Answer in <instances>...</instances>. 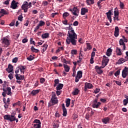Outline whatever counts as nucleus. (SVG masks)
Masks as SVG:
<instances>
[{
	"mask_svg": "<svg viewBox=\"0 0 128 128\" xmlns=\"http://www.w3.org/2000/svg\"><path fill=\"white\" fill-rule=\"evenodd\" d=\"M68 34H67V38L66 39V42L67 44H70L76 46L78 42V34L74 32V28L70 25L68 27Z\"/></svg>",
	"mask_w": 128,
	"mask_h": 128,
	"instance_id": "nucleus-1",
	"label": "nucleus"
},
{
	"mask_svg": "<svg viewBox=\"0 0 128 128\" xmlns=\"http://www.w3.org/2000/svg\"><path fill=\"white\" fill-rule=\"evenodd\" d=\"M2 90L4 92L2 93V96L4 98L6 96V94H8V96H12V88H10V87H7L6 90L5 88H2Z\"/></svg>",
	"mask_w": 128,
	"mask_h": 128,
	"instance_id": "nucleus-2",
	"label": "nucleus"
},
{
	"mask_svg": "<svg viewBox=\"0 0 128 128\" xmlns=\"http://www.w3.org/2000/svg\"><path fill=\"white\" fill-rule=\"evenodd\" d=\"M33 126V128H42V122H40V120L35 119L33 121V124H32Z\"/></svg>",
	"mask_w": 128,
	"mask_h": 128,
	"instance_id": "nucleus-3",
	"label": "nucleus"
},
{
	"mask_svg": "<svg viewBox=\"0 0 128 128\" xmlns=\"http://www.w3.org/2000/svg\"><path fill=\"white\" fill-rule=\"evenodd\" d=\"M98 102V98H95L93 100L92 102V107L93 108H98L100 106V104H102V103Z\"/></svg>",
	"mask_w": 128,
	"mask_h": 128,
	"instance_id": "nucleus-4",
	"label": "nucleus"
},
{
	"mask_svg": "<svg viewBox=\"0 0 128 128\" xmlns=\"http://www.w3.org/2000/svg\"><path fill=\"white\" fill-rule=\"evenodd\" d=\"M58 104V97H52L50 102L48 103V106H54Z\"/></svg>",
	"mask_w": 128,
	"mask_h": 128,
	"instance_id": "nucleus-5",
	"label": "nucleus"
},
{
	"mask_svg": "<svg viewBox=\"0 0 128 128\" xmlns=\"http://www.w3.org/2000/svg\"><path fill=\"white\" fill-rule=\"evenodd\" d=\"M22 8L24 10V12H28V2H24L22 6Z\"/></svg>",
	"mask_w": 128,
	"mask_h": 128,
	"instance_id": "nucleus-6",
	"label": "nucleus"
},
{
	"mask_svg": "<svg viewBox=\"0 0 128 128\" xmlns=\"http://www.w3.org/2000/svg\"><path fill=\"white\" fill-rule=\"evenodd\" d=\"M94 88V86L90 83L85 82L84 87V92H88V89L90 90Z\"/></svg>",
	"mask_w": 128,
	"mask_h": 128,
	"instance_id": "nucleus-7",
	"label": "nucleus"
},
{
	"mask_svg": "<svg viewBox=\"0 0 128 128\" xmlns=\"http://www.w3.org/2000/svg\"><path fill=\"white\" fill-rule=\"evenodd\" d=\"M18 2H16V0H13L11 3V8L12 10H16L18 8Z\"/></svg>",
	"mask_w": 128,
	"mask_h": 128,
	"instance_id": "nucleus-8",
	"label": "nucleus"
},
{
	"mask_svg": "<svg viewBox=\"0 0 128 128\" xmlns=\"http://www.w3.org/2000/svg\"><path fill=\"white\" fill-rule=\"evenodd\" d=\"M94 69L98 74H102L104 72V71L102 69L100 68V66H95Z\"/></svg>",
	"mask_w": 128,
	"mask_h": 128,
	"instance_id": "nucleus-9",
	"label": "nucleus"
},
{
	"mask_svg": "<svg viewBox=\"0 0 128 128\" xmlns=\"http://www.w3.org/2000/svg\"><path fill=\"white\" fill-rule=\"evenodd\" d=\"M62 110H63L62 116H66V114H68V110H66V108L64 104H62Z\"/></svg>",
	"mask_w": 128,
	"mask_h": 128,
	"instance_id": "nucleus-10",
	"label": "nucleus"
},
{
	"mask_svg": "<svg viewBox=\"0 0 128 128\" xmlns=\"http://www.w3.org/2000/svg\"><path fill=\"white\" fill-rule=\"evenodd\" d=\"M110 118L109 117H106L105 118L102 119V122L104 124H110Z\"/></svg>",
	"mask_w": 128,
	"mask_h": 128,
	"instance_id": "nucleus-11",
	"label": "nucleus"
},
{
	"mask_svg": "<svg viewBox=\"0 0 128 128\" xmlns=\"http://www.w3.org/2000/svg\"><path fill=\"white\" fill-rule=\"evenodd\" d=\"M6 70L9 74L10 72H12L14 70V66H12V65L10 64H9L8 65V68H6Z\"/></svg>",
	"mask_w": 128,
	"mask_h": 128,
	"instance_id": "nucleus-12",
	"label": "nucleus"
},
{
	"mask_svg": "<svg viewBox=\"0 0 128 128\" xmlns=\"http://www.w3.org/2000/svg\"><path fill=\"white\" fill-rule=\"evenodd\" d=\"M86 48L84 49V52H87V50H90L92 48V47L90 45V43L86 44Z\"/></svg>",
	"mask_w": 128,
	"mask_h": 128,
	"instance_id": "nucleus-13",
	"label": "nucleus"
},
{
	"mask_svg": "<svg viewBox=\"0 0 128 128\" xmlns=\"http://www.w3.org/2000/svg\"><path fill=\"white\" fill-rule=\"evenodd\" d=\"M9 120L10 122H14V120L16 121V122H18V119L16 118V116H14V115L10 116V119Z\"/></svg>",
	"mask_w": 128,
	"mask_h": 128,
	"instance_id": "nucleus-14",
	"label": "nucleus"
},
{
	"mask_svg": "<svg viewBox=\"0 0 128 128\" xmlns=\"http://www.w3.org/2000/svg\"><path fill=\"white\" fill-rule=\"evenodd\" d=\"M79 11H78V8L76 7H74L73 8V12H72V14H74V16H78V14Z\"/></svg>",
	"mask_w": 128,
	"mask_h": 128,
	"instance_id": "nucleus-15",
	"label": "nucleus"
},
{
	"mask_svg": "<svg viewBox=\"0 0 128 128\" xmlns=\"http://www.w3.org/2000/svg\"><path fill=\"white\" fill-rule=\"evenodd\" d=\"M88 12V10L86 8H81V14L82 16H84L86 12Z\"/></svg>",
	"mask_w": 128,
	"mask_h": 128,
	"instance_id": "nucleus-16",
	"label": "nucleus"
},
{
	"mask_svg": "<svg viewBox=\"0 0 128 128\" xmlns=\"http://www.w3.org/2000/svg\"><path fill=\"white\" fill-rule=\"evenodd\" d=\"M119 44L120 46H122V50H126V44H124V40L122 39H120L119 40Z\"/></svg>",
	"mask_w": 128,
	"mask_h": 128,
	"instance_id": "nucleus-17",
	"label": "nucleus"
},
{
	"mask_svg": "<svg viewBox=\"0 0 128 128\" xmlns=\"http://www.w3.org/2000/svg\"><path fill=\"white\" fill-rule=\"evenodd\" d=\"M18 68H19L21 72H22V74H24V70L26 68V66H22V65H20L18 66Z\"/></svg>",
	"mask_w": 128,
	"mask_h": 128,
	"instance_id": "nucleus-18",
	"label": "nucleus"
},
{
	"mask_svg": "<svg viewBox=\"0 0 128 128\" xmlns=\"http://www.w3.org/2000/svg\"><path fill=\"white\" fill-rule=\"evenodd\" d=\"M80 92V90L78 88H76L72 92V94L73 96H78V93Z\"/></svg>",
	"mask_w": 128,
	"mask_h": 128,
	"instance_id": "nucleus-19",
	"label": "nucleus"
},
{
	"mask_svg": "<svg viewBox=\"0 0 128 128\" xmlns=\"http://www.w3.org/2000/svg\"><path fill=\"white\" fill-rule=\"evenodd\" d=\"M106 15L108 18H112V10H109L108 12H106Z\"/></svg>",
	"mask_w": 128,
	"mask_h": 128,
	"instance_id": "nucleus-20",
	"label": "nucleus"
},
{
	"mask_svg": "<svg viewBox=\"0 0 128 128\" xmlns=\"http://www.w3.org/2000/svg\"><path fill=\"white\" fill-rule=\"evenodd\" d=\"M64 88V84H58L56 88V90H62Z\"/></svg>",
	"mask_w": 128,
	"mask_h": 128,
	"instance_id": "nucleus-21",
	"label": "nucleus"
},
{
	"mask_svg": "<svg viewBox=\"0 0 128 128\" xmlns=\"http://www.w3.org/2000/svg\"><path fill=\"white\" fill-rule=\"evenodd\" d=\"M116 53L117 56H122V54L120 48H118V47L116 48Z\"/></svg>",
	"mask_w": 128,
	"mask_h": 128,
	"instance_id": "nucleus-22",
	"label": "nucleus"
},
{
	"mask_svg": "<svg viewBox=\"0 0 128 128\" xmlns=\"http://www.w3.org/2000/svg\"><path fill=\"white\" fill-rule=\"evenodd\" d=\"M128 60L126 59H124V58H120L118 60V64H124V62H126Z\"/></svg>",
	"mask_w": 128,
	"mask_h": 128,
	"instance_id": "nucleus-23",
	"label": "nucleus"
},
{
	"mask_svg": "<svg viewBox=\"0 0 128 128\" xmlns=\"http://www.w3.org/2000/svg\"><path fill=\"white\" fill-rule=\"evenodd\" d=\"M112 50L110 48H108L106 52V55L108 56H110V55L112 54Z\"/></svg>",
	"mask_w": 128,
	"mask_h": 128,
	"instance_id": "nucleus-24",
	"label": "nucleus"
},
{
	"mask_svg": "<svg viewBox=\"0 0 128 128\" xmlns=\"http://www.w3.org/2000/svg\"><path fill=\"white\" fill-rule=\"evenodd\" d=\"M3 44H4L6 46H9L10 44V40H8V39L6 38H4L2 40Z\"/></svg>",
	"mask_w": 128,
	"mask_h": 128,
	"instance_id": "nucleus-25",
	"label": "nucleus"
},
{
	"mask_svg": "<svg viewBox=\"0 0 128 128\" xmlns=\"http://www.w3.org/2000/svg\"><path fill=\"white\" fill-rule=\"evenodd\" d=\"M42 38H50V34L48 32H46L42 35Z\"/></svg>",
	"mask_w": 128,
	"mask_h": 128,
	"instance_id": "nucleus-26",
	"label": "nucleus"
},
{
	"mask_svg": "<svg viewBox=\"0 0 128 128\" xmlns=\"http://www.w3.org/2000/svg\"><path fill=\"white\" fill-rule=\"evenodd\" d=\"M76 76L78 77V78H82V71L79 70L77 72Z\"/></svg>",
	"mask_w": 128,
	"mask_h": 128,
	"instance_id": "nucleus-27",
	"label": "nucleus"
},
{
	"mask_svg": "<svg viewBox=\"0 0 128 128\" xmlns=\"http://www.w3.org/2000/svg\"><path fill=\"white\" fill-rule=\"evenodd\" d=\"M64 68L66 72H70V68L69 67V66L68 64H64Z\"/></svg>",
	"mask_w": 128,
	"mask_h": 128,
	"instance_id": "nucleus-28",
	"label": "nucleus"
},
{
	"mask_svg": "<svg viewBox=\"0 0 128 128\" xmlns=\"http://www.w3.org/2000/svg\"><path fill=\"white\" fill-rule=\"evenodd\" d=\"M108 62H110V59L108 58H107L106 59L104 60V61L102 62V66H104L105 64V65L104 66H108Z\"/></svg>",
	"mask_w": 128,
	"mask_h": 128,
	"instance_id": "nucleus-29",
	"label": "nucleus"
},
{
	"mask_svg": "<svg viewBox=\"0 0 128 128\" xmlns=\"http://www.w3.org/2000/svg\"><path fill=\"white\" fill-rule=\"evenodd\" d=\"M40 90H33L31 92V94H32V96H36L40 92Z\"/></svg>",
	"mask_w": 128,
	"mask_h": 128,
	"instance_id": "nucleus-30",
	"label": "nucleus"
},
{
	"mask_svg": "<svg viewBox=\"0 0 128 128\" xmlns=\"http://www.w3.org/2000/svg\"><path fill=\"white\" fill-rule=\"evenodd\" d=\"M86 2L88 6H90V4H94V0H86Z\"/></svg>",
	"mask_w": 128,
	"mask_h": 128,
	"instance_id": "nucleus-31",
	"label": "nucleus"
},
{
	"mask_svg": "<svg viewBox=\"0 0 128 128\" xmlns=\"http://www.w3.org/2000/svg\"><path fill=\"white\" fill-rule=\"evenodd\" d=\"M126 70H124V69L122 71V76L124 78H126V76H128V74L126 73Z\"/></svg>",
	"mask_w": 128,
	"mask_h": 128,
	"instance_id": "nucleus-32",
	"label": "nucleus"
},
{
	"mask_svg": "<svg viewBox=\"0 0 128 128\" xmlns=\"http://www.w3.org/2000/svg\"><path fill=\"white\" fill-rule=\"evenodd\" d=\"M48 46L46 44H44L42 46V48H44L42 50V54H44V52H46V48H48Z\"/></svg>",
	"mask_w": 128,
	"mask_h": 128,
	"instance_id": "nucleus-33",
	"label": "nucleus"
},
{
	"mask_svg": "<svg viewBox=\"0 0 128 128\" xmlns=\"http://www.w3.org/2000/svg\"><path fill=\"white\" fill-rule=\"evenodd\" d=\"M30 50H31L32 52H34L38 53V52H40V50H38L35 48L34 46H32L31 47Z\"/></svg>",
	"mask_w": 128,
	"mask_h": 128,
	"instance_id": "nucleus-34",
	"label": "nucleus"
},
{
	"mask_svg": "<svg viewBox=\"0 0 128 128\" xmlns=\"http://www.w3.org/2000/svg\"><path fill=\"white\" fill-rule=\"evenodd\" d=\"M66 106L67 108H68L70 106V98H67L66 100Z\"/></svg>",
	"mask_w": 128,
	"mask_h": 128,
	"instance_id": "nucleus-35",
	"label": "nucleus"
},
{
	"mask_svg": "<svg viewBox=\"0 0 128 128\" xmlns=\"http://www.w3.org/2000/svg\"><path fill=\"white\" fill-rule=\"evenodd\" d=\"M54 88H56L58 84V82H60V80L55 79L54 80Z\"/></svg>",
	"mask_w": 128,
	"mask_h": 128,
	"instance_id": "nucleus-36",
	"label": "nucleus"
},
{
	"mask_svg": "<svg viewBox=\"0 0 128 128\" xmlns=\"http://www.w3.org/2000/svg\"><path fill=\"white\" fill-rule=\"evenodd\" d=\"M120 6L121 10H124V4L120 1Z\"/></svg>",
	"mask_w": 128,
	"mask_h": 128,
	"instance_id": "nucleus-37",
	"label": "nucleus"
},
{
	"mask_svg": "<svg viewBox=\"0 0 128 128\" xmlns=\"http://www.w3.org/2000/svg\"><path fill=\"white\" fill-rule=\"evenodd\" d=\"M46 24V22L42 20H40L39 22V24H38V26H44Z\"/></svg>",
	"mask_w": 128,
	"mask_h": 128,
	"instance_id": "nucleus-38",
	"label": "nucleus"
},
{
	"mask_svg": "<svg viewBox=\"0 0 128 128\" xmlns=\"http://www.w3.org/2000/svg\"><path fill=\"white\" fill-rule=\"evenodd\" d=\"M28 60H29L30 62L33 60H34V57L30 55L29 56L27 57Z\"/></svg>",
	"mask_w": 128,
	"mask_h": 128,
	"instance_id": "nucleus-39",
	"label": "nucleus"
},
{
	"mask_svg": "<svg viewBox=\"0 0 128 128\" xmlns=\"http://www.w3.org/2000/svg\"><path fill=\"white\" fill-rule=\"evenodd\" d=\"M4 120H10V116L8 114L4 115Z\"/></svg>",
	"mask_w": 128,
	"mask_h": 128,
	"instance_id": "nucleus-40",
	"label": "nucleus"
},
{
	"mask_svg": "<svg viewBox=\"0 0 128 128\" xmlns=\"http://www.w3.org/2000/svg\"><path fill=\"white\" fill-rule=\"evenodd\" d=\"M68 16H70V14L68 12H64L62 14V16L64 18H65V19H66V18Z\"/></svg>",
	"mask_w": 128,
	"mask_h": 128,
	"instance_id": "nucleus-41",
	"label": "nucleus"
},
{
	"mask_svg": "<svg viewBox=\"0 0 128 128\" xmlns=\"http://www.w3.org/2000/svg\"><path fill=\"white\" fill-rule=\"evenodd\" d=\"M1 14H2L4 16V14H8V12L4 9H1L0 11Z\"/></svg>",
	"mask_w": 128,
	"mask_h": 128,
	"instance_id": "nucleus-42",
	"label": "nucleus"
},
{
	"mask_svg": "<svg viewBox=\"0 0 128 128\" xmlns=\"http://www.w3.org/2000/svg\"><path fill=\"white\" fill-rule=\"evenodd\" d=\"M113 18L114 22H116V20H117V22L120 20V19L118 18V16H114Z\"/></svg>",
	"mask_w": 128,
	"mask_h": 128,
	"instance_id": "nucleus-43",
	"label": "nucleus"
},
{
	"mask_svg": "<svg viewBox=\"0 0 128 128\" xmlns=\"http://www.w3.org/2000/svg\"><path fill=\"white\" fill-rule=\"evenodd\" d=\"M78 54V50H71V54L74 56V54Z\"/></svg>",
	"mask_w": 128,
	"mask_h": 128,
	"instance_id": "nucleus-44",
	"label": "nucleus"
},
{
	"mask_svg": "<svg viewBox=\"0 0 128 128\" xmlns=\"http://www.w3.org/2000/svg\"><path fill=\"white\" fill-rule=\"evenodd\" d=\"M120 70H118L114 73V76H120Z\"/></svg>",
	"mask_w": 128,
	"mask_h": 128,
	"instance_id": "nucleus-45",
	"label": "nucleus"
},
{
	"mask_svg": "<svg viewBox=\"0 0 128 128\" xmlns=\"http://www.w3.org/2000/svg\"><path fill=\"white\" fill-rule=\"evenodd\" d=\"M34 38H30V44H34V46H36V42H34V41L33 40Z\"/></svg>",
	"mask_w": 128,
	"mask_h": 128,
	"instance_id": "nucleus-46",
	"label": "nucleus"
},
{
	"mask_svg": "<svg viewBox=\"0 0 128 128\" xmlns=\"http://www.w3.org/2000/svg\"><path fill=\"white\" fill-rule=\"evenodd\" d=\"M18 58L17 57L14 58L12 60V62H14V64H16V62H18Z\"/></svg>",
	"mask_w": 128,
	"mask_h": 128,
	"instance_id": "nucleus-47",
	"label": "nucleus"
},
{
	"mask_svg": "<svg viewBox=\"0 0 128 128\" xmlns=\"http://www.w3.org/2000/svg\"><path fill=\"white\" fill-rule=\"evenodd\" d=\"M124 106H126L128 104V100L127 99H124L123 100Z\"/></svg>",
	"mask_w": 128,
	"mask_h": 128,
	"instance_id": "nucleus-48",
	"label": "nucleus"
},
{
	"mask_svg": "<svg viewBox=\"0 0 128 128\" xmlns=\"http://www.w3.org/2000/svg\"><path fill=\"white\" fill-rule=\"evenodd\" d=\"M22 18H24V17L22 16V15L20 14L18 17V20H20V22H22Z\"/></svg>",
	"mask_w": 128,
	"mask_h": 128,
	"instance_id": "nucleus-49",
	"label": "nucleus"
},
{
	"mask_svg": "<svg viewBox=\"0 0 128 128\" xmlns=\"http://www.w3.org/2000/svg\"><path fill=\"white\" fill-rule=\"evenodd\" d=\"M120 12H118V10H114V16H119Z\"/></svg>",
	"mask_w": 128,
	"mask_h": 128,
	"instance_id": "nucleus-50",
	"label": "nucleus"
},
{
	"mask_svg": "<svg viewBox=\"0 0 128 128\" xmlns=\"http://www.w3.org/2000/svg\"><path fill=\"white\" fill-rule=\"evenodd\" d=\"M28 42V38H24L22 39V44H26V42Z\"/></svg>",
	"mask_w": 128,
	"mask_h": 128,
	"instance_id": "nucleus-51",
	"label": "nucleus"
},
{
	"mask_svg": "<svg viewBox=\"0 0 128 128\" xmlns=\"http://www.w3.org/2000/svg\"><path fill=\"white\" fill-rule=\"evenodd\" d=\"M20 106V101H18L17 102L12 104L13 106Z\"/></svg>",
	"mask_w": 128,
	"mask_h": 128,
	"instance_id": "nucleus-52",
	"label": "nucleus"
},
{
	"mask_svg": "<svg viewBox=\"0 0 128 128\" xmlns=\"http://www.w3.org/2000/svg\"><path fill=\"white\" fill-rule=\"evenodd\" d=\"M100 92V88H96L94 91V94H98L99 92Z\"/></svg>",
	"mask_w": 128,
	"mask_h": 128,
	"instance_id": "nucleus-53",
	"label": "nucleus"
},
{
	"mask_svg": "<svg viewBox=\"0 0 128 128\" xmlns=\"http://www.w3.org/2000/svg\"><path fill=\"white\" fill-rule=\"evenodd\" d=\"M73 120H76L78 118V115L76 114H74L72 116Z\"/></svg>",
	"mask_w": 128,
	"mask_h": 128,
	"instance_id": "nucleus-54",
	"label": "nucleus"
},
{
	"mask_svg": "<svg viewBox=\"0 0 128 128\" xmlns=\"http://www.w3.org/2000/svg\"><path fill=\"white\" fill-rule=\"evenodd\" d=\"M46 82V79L44 78H40V84H44Z\"/></svg>",
	"mask_w": 128,
	"mask_h": 128,
	"instance_id": "nucleus-55",
	"label": "nucleus"
},
{
	"mask_svg": "<svg viewBox=\"0 0 128 128\" xmlns=\"http://www.w3.org/2000/svg\"><path fill=\"white\" fill-rule=\"evenodd\" d=\"M62 22L63 24H64L65 26H68V20H62Z\"/></svg>",
	"mask_w": 128,
	"mask_h": 128,
	"instance_id": "nucleus-56",
	"label": "nucleus"
},
{
	"mask_svg": "<svg viewBox=\"0 0 128 128\" xmlns=\"http://www.w3.org/2000/svg\"><path fill=\"white\" fill-rule=\"evenodd\" d=\"M60 94H62V90H56V94L57 96H60Z\"/></svg>",
	"mask_w": 128,
	"mask_h": 128,
	"instance_id": "nucleus-57",
	"label": "nucleus"
},
{
	"mask_svg": "<svg viewBox=\"0 0 128 128\" xmlns=\"http://www.w3.org/2000/svg\"><path fill=\"white\" fill-rule=\"evenodd\" d=\"M42 4H44V6H48V2L47 1H43Z\"/></svg>",
	"mask_w": 128,
	"mask_h": 128,
	"instance_id": "nucleus-58",
	"label": "nucleus"
},
{
	"mask_svg": "<svg viewBox=\"0 0 128 128\" xmlns=\"http://www.w3.org/2000/svg\"><path fill=\"white\" fill-rule=\"evenodd\" d=\"M114 32H120V29L118 26L115 27Z\"/></svg>",
	"mask_w": 128,
	"mask_h": 128,
	"instance_id": "nucleus-59",
	"label": "nucleus"
},
{
	"mask_svg": "<svg viewBox=\"0 0 128 128\" xmlns=\"http://www.w3.org/2000/svg\"><path fill=\"white\" fill-rule=\"evenodd\" d=\"M73 26H78V22H74L73 23Z\"/></svg>",
	"mask_w": 128,
	"mask_h": 128,
	"instance_id": "nucleus-60",
	"label": "nucleus"
},
{
	"mask_svg": "<svg viewBox=\"0 0 128 128\" xmlns=\"http://www.w3.org/2000/svg\"><path fill=\"white\" fill-rule=\"evenodd\" d=\"M100 102L104 104V103L106 102V100L104 99V98H100Z\"/></svg>",
	"mask_w": 128,
	"mask_h": 128,
	"instance_id": "nucleus-61",
	"label": "nucleus"
},
{
	"mask_svg": "<svg viewBox=\"0 0 128 128\" xmlns=\"http://www.w3.org/2000/svg\"><path fill=\"white\" fill-rule=\"evenodd\" d=\"M56 14H58V12L52 13L51 14V16H52V18H54V16H56Z\"/></svg>",
	"mask_w": 128,
	"mask_h": 128,
	"instance_id": "nucleus-62",
	"label": "nucleus"
},
{
	"mask_svg": "<svg viewBox=\"0 0 128 128\" xmlns=\"http://www.w3.org/2000/svg\"><path fill=\"white\" fill-rule=\"evenodd\" d=\"M85 118H86V120H90V114H86L85 116Z\"/></svg>",
	"mask_w": 128,
	"mask_h": 128,
	"instance_id": "nucleus-63",
	"label": "nucleus"
},
{
	"mask_svg": "<svg viewBox=\"0 0 128 128\" xmlns=\"http://www.w3.org/2000/svg\"><path fill=\"white\" fill-rule=\"evenodd\" d=\"M72 76H73L74 78V76H76V70L74 69H73L72 70Z\"/></svg>",
	"mask_w": 128,
	"mask_h": 128,
	"instance_id": "nucleus-64",
	"label": "nucleus"
}]
</instances>
